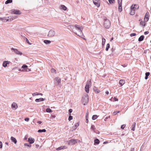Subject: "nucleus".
I'll return each instance as SVG.
<instances>
[{"mask_svg":"<svg viewBox=\"0 0 151 151\" xmlns=\"http://www.w3.org/2000/svg\"><path fill=\"white\" fill-rule=\"evenodd\" d=\"M149 33V32H148V31H146V32H144V34L145 35H146L148 34Z\"/></svg>","mask_w":151,"mask_h":151,"instance_id":"bf43d9fd","label":"nucleus"},{"mask_svg":"<svg viewBox=\"0 0 151 151\" xmlns=\"http://www.w3.org/2000/svg\"><path fill=\"white\" fill-rule=\"evenodd\" d=\"M122 4H120L119 5V7H118V9H119V11L121 12L122 11Z\"/></svg>","mask_w":151,"mask_h":151,"instance_id":"c85d7f7f","label":"nucleus"},{"mask_svg":"<svg viewBox=\"0 0 151 151\" xmlns=\"http://www.w3.org/2000/svg\"><path fill=\"white\" fill-rule=\"evenodd\" d=\"M86 122L88 123V114L86 115Z\"/></svg>","mask_w":151,"mask_h":151,"instance_id":"3c124183","label":"nucleus"},{"mask_svg":"<svg viewBox=\"0 0 151 151\" xmlns=\"http://www.w3.org/2000/svg\"><path fill=\"white\" fill-rule=\"evenodd\" d=\"M120 112V111H115L114 112L113 114L114 115H115L116 114H117L119 113Z\"/></svg>","mask_w":151,"mask_h":151,"instance_id":"37998d69","label":"nucleus"},{"mask_svg":"<svg viewBox=\"0 0 151 151\" xmlns=\"http://www.w3.org/2000/svg\"><path fill=\"white\" fill-rule=\"evenodd\" d=\"M135 5V9H138L139 8V6H138V5L137 4H134Z\"/></svg>","mask_w":151,"mask_h":151,"instance_id":"6e6d98bb","label":"nucleus"},{"mask_svg":"<svg viewBox=\"0 0 151 151\" xmlns=\"http://www.w3.org/2000/svg\"><path fill=\"white\" fill-rule=\"evenodd\" d=\"M114 1V0H109V3L111 4L113 3Z\"/></svg>","mask_w":151,"mask_h":151,"instance_id":"603ef678","label":"nucleus"},{"mask_svg":"<svg viewBox=\"0 0 151 151\" xmlns=\"http://www.w3.org/2000/svg\"><path fill=\"white\" fill-rule=\"evenodd\" d=\"M55 34V31L53 30H50L47 36L49 37H52L54 36Z\"/></svg>","mask_w":151,"mask_h":151,"instance_id":"39448f33","label":"nucleus"},{"mask_svg":"<svg viewBox=\"0 0 151 151\" xmlns=\"http://www.w3.org/2000/svg\"><path fill=\"white\" fill-rule=\"evenodd\" d=\"M25 38L26 39V42H27V43L28 44H30L29 40L26 38L25 37Z\"/></svg>","mask_w":151,"mask_h":151,"instance_id":"4d7b16f0","label":"nucleus"},{"mask_svg":"<svg viewBox=\"0 0 151 151\" xmlns=\"http://www.w3.org/2000/svg\"><path fill=\"white\" fill-rule=\"evenodd\" d=\"M106 41V40L104 38H102V45H104L105 44Z\"/></svg>","mask_w":151,"mask_h":151,"instance_id":"e433bc0d","label":"nucleus"},{"mask_svg":"<svg viewBox=\"0 0 151 151\" xmlns=\"http://www.w3.org/2000/svg\"><path fill=\"white\" fill-rule=\"evenodd\" d=\"M64 147V146H61L57 148L56 150H60L62 149H63Z\"/></svg>","mask_w":151,"mask_h":151,"instance_id":"58836bf2","label":"nucleus"},{"mask_svg":"<svg viewBox=\"0 0 151 151\" xmlns=\"http://www.w3.org/2000/svg\"><path fill=\"white\" fill-rule=\"evenodd\" d=\"M12 0H7L5 2L6 4H7L11 3L12 2Z\"/></svg>","mask_w":151,"mask_h":151,"instance_id":"72a5a7b5","label":"nucleus"},{"mask_svg":"<svg viewBox=\"0 0 151 151\" xmlns=\"http://www.w3.org/2000/svg\"><path fill=\"white\" fill-rule=\"evenodd\" d=\"M11 50H13L14 52L17 55H21L22 54V52L19 51L17 49H14V48H11Z\"/></svg>","mask_w":151,"mask_h":151,"instance_id":"6e6552de","label":"nucleus"},{"mask_svg":"<svg viewBox=\"0 0 151 151\" xmlns=\"http://www.w3.org/2000/svg\"><path fill=\"white\" fill-rule=\"evenodd\" d=\"M32 96H35L36 95H41L42 96V94L40 93H37V92H35V93H32Z\"/></svg>","mask_w":151,"mask_h":151,"instance_id":"bb28decb","label":"nucleus"},{"mask_svg":"<svg viewBox=\"0 0 151 151\" xmlns=\"http://www.w3.org/2000/svg\"><path fill=\"white\" fill-rule=\"evenodd\" d=\"M11 139L13 142L15 144H16L17 142V140L16 139L13 137H11Z\"/></svg>","mask_w":151,"mask_h":151,"instance_id":"4be33fe9","label":"nucleus"},{"mask_svg":"<svg viewBox=\"0 0 151 151\" xmlns=\"http://www.w3.org/2000/svg\"><path fill=\"white\" fill-rule=\"evenodd\" d=\"M125 83V81L123 80H121L119 81V83L121 86H122Z\"/></svg>","mask_w":151,"mask_h":151,"instance_id":"2eb2a0df","label":"nucleus"},{"mask_svg":"<svg viewBox=\"0 0 151 151\" xmlns=\"http://www.w3.org/2000/svg\"><path fill=\"white\" fill-rule=\"evenodd\" d=\"M25 146H26L29 147H30L31 146V144L29 143H25L24 144Z\"/></svg>","mask_w":151,"mask_h":151,"instance_id":"c9c22d12","label":"nucleus"},{"mask_svg":"<svg viewBox=\"0 0 151 151\" xmlns=\"http://www.w3.org/2000/svg\"><path fill=\"white\" fill-rule=\"evenodd\" d=\"M10 62L8 61H4L3 64V66L4 67H6L7 66V64L9 63Z\"/></svg>","mask_w":151,"mask_h":151,"instance_id":"ddd939ff","label":"nucleus"},{"mask_svg":"<svg viewBox=\"0 0 151 151\" xmlns=\"http://www.w3.org/2000/svg\"><path fill=\"white\" fill-rule=\"evenodd\" d=\"M97 118V116L96 115H93L92 117V119L94 120L96 119Z\"/></svg>","mask_w":151,"mask_h":151,"instance_id":"4c0bfd02","label":"nucleus"},{"mask_svg":"<svg viewBox=\"0 0 151 151\" xmlns=\"http://www.w3.org/2000/svg\"><path fill=\"white\" fill-rule=\"evenodd\" d=\"M131 12L130 13V14L131 15H133L135 14V10H131Z\"/></svg>","mask_w":151,"mask_h":151,"instance_id":"7c9ffc66","label":"nucleus"},{"mask_svg":"<svg viewBox=\"0 0 151 151\" xmlns=\"http://www.w3.org/2000/svg\"><path fill=\"white\" fill-rule=\"evenodd\" d=\"M18 17V16L16 15L8 17L9 19H6V21H12L13 20L17 18Z\"/></svg>","mask_w":151,"mask_h":151,"instance_id":"20e7f679","label":"nucleus"},{"mask_svg":"<svg viewBox=\"0 0 151 151\" xmlns=\"http://www.w3.org/2000/svg\"><path fill=\"white\" fill-rule=\"evenodd\" d=\"M69 27L75 34L82 38H83L84 36L82 31L83 28V27L77 24L75 26L70 25Z\"/></svg>","mask_w":151,"mask_h":151,"instance_id":"f257e3e1","label":"nucleus"},{"mask_svg":"<svg viewBox=\"0 0 151 151\" xmlns=\"http://www.w3.org/2000/svg\"><path fill=\"white\" fill-rule=\"evenodd\" d=\"M106 94L108 95L109 93V92L108 91H106Z\"/></svg>","mask_w":151,"mask_h":151,"instance_id":"69168bd1","label":"nucleus"},{"mask_svg":"<svg viewBox=\"0 0 151 151\" xmlns=\"http://www.w3.org/2000/svg\"><path fill=\"white\" fill-rule=\"evenodd\" d=\"M136 35V33H131L130 34V36L131 37H132L133 36H134Z\"/></svg>","mask_w":151,"mask_h":151,"instance_id":"8fccbe9b","label":"nucleus"},{"mask_svg":"<svg viewBox=\"0 0 151 151\" xmlns=\"http://www.w3.org/2000/svg\"><path fill=\"white\" fill-rule=\"evenodd\" d=\"M149 13L148 12H147L145 14V17H149Z\"/></svg>","mask_w":151,"mask_h":151,"instance_id":"09e8293b","label":"nucleus"},{"mask_svg":"<svg viewBox=\"0 0 151 151\" xmlns=\"http://www.w3.org/2000/svg\"><path fill=\"white\" fill-rule=\"evenodd\" d=\"M125 125L124 124L123 125H122L121 126V128L122 129H123L125 127Z\"/></svg>","mask_w":151,"mask_h":151,"instance_id":"5fc2aeb1","label":"nucleus"},{"mask_svg":"<svg viewBox=\"0 0 151 151\" xmlns=\"http://www.w3.org/2000/svg\"><path fill=\"white\" fill-rule=\"evenodd\" d=\"M79 126V124L78 123H76L75 126L73 127V130H75L77 127Z\"/></svg>","mask_w":151,"mask_h":151,"instance_id":"a211bd4d","label":"nucleus"},{"mask_svg":"<svg viewBox=\"0 0 151 151\" xmlns=\"http://www.w3.org/2000/svg\"><path fill=\"white\" fill-rule=\"evenodd\" d=\"M44 42L45 43L47 44H50L51 43V41L49 40H45L44 41Z\"/></svg>","mask_w":151,"mask_h":151,"instance_id":"cd10ccee","label":"nucleus"},{"mask_svg":"<svg viewBox=\"0 0 151 151\" xmlns=\"http://www.w3.org/2000/svg\"><path fill=\"white\" fill-rule=\"evenodd\" d=\"M108 142L105 141V142H104L103 144H107Z\"/></svg>","mask_w":151,"mask_h":151,"instance_id":"e2e57ef3","label":"nucleus"},{"mask_svg":"<svg viewBox=\"0 0 151 151\" xmlns=\"http://www.w3.org/2000/svg\"><path fill=\"white\" fill-rule=\"evenodd\" d=\"M45 100V99H43L42 98H40L39 99H36L35 100V101L36 102H39V101H43Z\"/></svg>","mask_w":151,"mask_h":151,"instance_id":"dca6fc26","label":"nucleus"},{"mask_svg":"<svg viewBox=\"0 0 151 151\" xmlns=\"http://www.w3.org/2000/svg\"><path fill=\"white\" fill-rule=\"evenodd\" d=\"M136 123L134 122L132 126V128L131 130L133 131H134L135 130V128L136 126Z\"/></svg>","mask_w":151,"mask_h":151,"instance_id":"6ab92c4d","label":"nucleus"},{"mask_svg":"<svg viewBox=\"0 0 151 151\" xmlns=\"http://www.w3.org/2000/svg\"><path fill=\"white\" fill-rule=\"evenodd\" d=\"M89 87H90L89 86H86L85 87V91L87 93H88L89 92Z\"/></svg>","mask_w":151,"mask_h":151,"instance_id":"aec40b11","label":"nucleus"},{"mask_svg":"<svg viewBox=\"0 0 151 151\" xmlns=\"http://www.w3.org/2000/svg\"><path fill=\"white\" fill-rule=\"evenodd\" d=\"M35 139L32 138H29L28 139V141L30 144H32L34 142Z\"/></svg>","mask_w":151,"mask_h":151,"instance_id":"4468645a","label":"nucleus"},{"mask_svg":"<svg viewBox=\"0 0 151 151\" xmlns=\"http://www.w3.org/2000/svg\"><path fill=\"white\" fill-rule=\"evenodd\" d=\"M76 142V140L75 139H71L68 141V143L69 144L73 145L75 144Z\"/></svg>","mask_w":151,"mask_h":151,"instance_id":"9b49d317","label":"nucleus"},{"mask_svg":"<svg viewBox=\"0 0 151 151\" xmlns=\"http://www.w3.org/2000/svg\"><path fill=\"white\" fill-rule=\"evenodd\" d=\"M73 119V116L70 115L69 116L68 120L69 121H70Z\"/></svg>","mask_w":151,"mask_h":151,"instance_id":"79ce46f5","label":"nucleus"},{"mask_svg":"<svg viewBox=\"0 0 151 151\" xmlns=\"http://www.w3.org/2000/svg\"><path fill=\"white\" fill-rule=\"evenodd\" d=\"M110 47V45L109 43H108L106 46V51H107L108 50L109 48Z\"/></svg>","mask_w":151,"mask_h":151,"instance_id":"473e14b6","label":"nucleus"},{"mask_svg":"<svg viewBox=\"0 0 151 151\" xmlns=\"http://www.w3.org/2000/svg\"><path fill=\"white\" fill-rule=\"evenodd\" d=\"M12 13L15 14H21V12L19 10H12Z\"/></svg>","mask_w":151,"mask_h":151,"instance_id":"9d476101","label":"nucleus"},{"mask_svg":"<svg viewBox=\"0 0 151 151\" xmlns=\"http://www.w3.org/2000/svg\"><path fill=\"white\" fill-rule=\"evenodd\" d=\"M94 145H98L100 142L99 140L97 139H95L94 141Z\"/></svg>","mask_w":151,"mask_h":151,"instance_id":"5701e85b","label":"nucleus"},{"mask_svg":"<svg viewBox=\"0 0 151 151\" xmlns=\"http://www.w3.org/2000/svg\"><path fill=\"white\" fill-rule=\"evenodd\" d=\"M140 25L145 26V23L144 21H142L140 22Z\"/></svg>","mask_w":151,"mask_h":151,"instance_id":"c756f323","label":"nucleus"},{"mask_svg":"<svg viewBox=\"0 0 151 151\" xmlns=\"http://www.w3.org/2000/svg\"><path fill=\"white\" fill-rule=\"evenodd\" d=\"M135 5L134 4V5L132 4V6L131 7V8H130L131 10L134 9V10H135Z\"/></svg>","mask_w":151,"mask_h":151,"instance_id":"f704fd0d","label":"nucleus"},{"mask_svg":"<svg viewBox=\"0 0 151 151\" xmlns=\"http://www.w3.org/2000/svg\"><path fill=\"white\" fill-rule=\"evenodd\" d=\"M46 111L47 112H49V113L51 112H52V110L50 109L49 108H47L46 109Z\"/></svg>","mask_w":151,"mask_h":151,"instance_id":"ea45409f","label":"nucleus"},{"mask_svg":"<svg viewBox=\"0 0 151 151\" xmlns=\"http://www.w3.org/2000/svg\"><path fill=\"white\" fill-rule=\"evenodd\" d=\"M145 79L146 80H147L148 78V76L150 75V73L149 72H146L145 73Z\"/></svg>","mask_w":151,"mask_h":151,"instance_id":"a878e982","label":"nucleus"},{"mask_svg":"<svg viewBox=\"0 0 151 151\" xmlns=\"http://www.w3.org/2000/svg\"><path fill=\"white\" fill-rule=\"evenodd\" d=\"M36 147H39V145H36Z\"/></svg>","mask_w":151,"mask_h":151,"instance_id":"774afa93","label":"nucleus"},{"mask_svg":"<svg viewBox=\"0 0 151 151\" xmlns=\"http://www.w3.org/2000/svg\"><path fill=\"white\" fill-rule=\"evenodd\" d=\"M144 38V35L141 36L138 39V41L139 42L142 41L143 40Z\"/></svg>","mask_w":151,"mask_h":151,"instance_id":"b1692460","label":"nucleus"},{"mask_svg":"<svg viewBox=\"0 0 151 151\" xmlns=\"http://www.w3.org/2000/svg\"><path fill=\"white\" fill-rule=\"evenodd\" d=\"M91 129L94 132V130L95 129V127L94 125H92L91 127Z\"/></svg>","mask_w":151,"mask_h":151,"instance_id":"a19ab883","label":"nucleus"},{"mask_svg":"<svg viewBox=\"0 0 151 151\" xmlns=\"http://www.w3.org/2000/svg\"><path fill=\"white\" fill-rule=\"evenodd\" d=\"M118 3L119 5L122 4V0H118Z\"/></svg>","mask_w":151,"mask_h":151,"instance_id":"49530a36","label":"nucleus"},{"mask_svg":"<svg viewBox=\"0 0 151 151\" xmlns=\"http://www.w3.org/2000/svg\"><path fill=\"white\" fill-rule=\"evenodd\" d=\"M51 72L52 73H55L56 70L54 68H52L51 70Z\"/></svg>","mask_w":151,"mask_h":151,"instance_id":"c03bdc74","label":"nucleus"},{"mask_svg":"<svg viewBox=\"0 0 151 151\" xmlns=\"http://www.w3.org/2000/svg\"><path fill=\"white\" fill-rule=\"evenodd\" d=\"M104 26L106 28H109L111 25L110 22L109 20L107 19H105L104 22Z\"/></svg>","mask_w":151,"mask_h":151,"instance_id":"7ed1b4c3","label":"nucleus"},{"mask_svg":"<svg viewBox=\"0 0 151 151\" xmlns=\"http://www.w3.org/2000/svg\"><path fill=\"white\" fill-rule=\"evenodd\" d=\"M55 83L59 85L61 82V79L59 77H56L55 78Z\"/></svg>","mask_w":151,"mask_h":151,"instance_id":"423d86ee","label":"nucleus"},{"mask_svg":"<svg viewBox=\"0 0 151 151\" xmlns=\"http://www.w3.org/2000/svg\"><path fill=\"white\" fill-rule=\"evenodd\" d=\"M89 101V98L88 95L87 94H85L84 96L82 98V102L84 105H85L86 103H87Z\"/></svg>","mask_w":151,"mask_h":151,"instance_id":"f03ea898","label":"nucleus"},{"mask_svg":"<svg viewBox=\"0 0 151 151\" xmlns=\"http://www.w3.org/2000/svg\"><path fill=\"white\" fill-rule=\"evenodd\" d=\"M130 151H134V148H131Z\"/></svg>","mask_w":151,"mask_h":151,"instance_id":"052dcab7","label":"nucleus"},{"mask_svg":"<svg viewBox=\"0 0 151 151\" xmlns=\"http://www.w3.org/2000/svg\"><path fill=\"white\" fill-rule=\"evenodd\" d=\"M60 9L65 11L67 9V7L64 5H61L60 7Z\"/></svg>","mask_w":151,"mask_h":151,"instance_id":"412c9836","label":"nucleus"},{"mask_svg":"<svg viewBox=\"0 0 151 151\" xmlns=\"http://www.w3.org/2000/svg\"><path fill=\"white\" fill-rule=\"evenodd\" d=\"M22 68L24 69V70L26 71H31L30 69L28 68L27 65H23L22 66Z\"/></svg>","mask_w":151,"mask_h":151,"instance_id":"1a4fd4ad","label":"nucleus"},{"mask_svg":"<svg viewBox=\"0 0 151 151\" xmlns=\"http://www.w3.org/2000/svg\"><path fill=\"white\" fill-rule=\"evenodd\" d=\"M12 107L13 109H16L18 108V106L16 103L13 102L12 105Z\"/></svg>","mask_w":151,"mask_h":151,"instance_id":"f8f14e48","label":"nucleus"},{"mask_svg":"<svg viewBox=\"0 0 151 151\" xmlns=\"http://www.w3.org/2000/svg\"><path fill=\"white\" fill-rule=\"evenodd\" d=\"M37 123L39 124H41L42 123V122L41 121H39L37 122Z\"/></svg>","mask_w":151,"mask_h":151,"instance_id":"0e129e2a","label":"nucleus"},{"mask_svg":"<svg viewBox=\"0 0 151 151\" xmlns=\"http://www.w3.org/2000/svg\"><path fill=\"white\" fill-rule=\"evenodd\" d=\"M144 19L145 21H146V22L148 21L149 20V17H145V18H144Z\"/></svg>","mask_w":151,"mask_h":151,"instance_id":"de8ad7c7","label":"nucleus"},{"mask_svg":"<svg viewBox=\"0 0 151 151\" xmlns=\"http://www.w3.org/2000/svg\"><path fill=\"white\" fill-rule=\"evenodd\" d=\"M2 147V142L0 141V148H1Z\"/></svg>","mask_w":151,"mask_h":151,"instance_id":"864d4df0","label":"nucleus"},{"mask_svg":"<svg viewBox=\"0 0 151 151\" xmlns=\"http://www.w3.org/2000/svg\"><path fill=\"white\" fill-rule=\"evenodd\" d=\"M72 111H73V110L72 109H70L69 110V115H71L70 113L71 112H72Z\"/></svg>","mask_w":151,"mask_h":151,"instance_id":"a18cd8bd","label":"nucleus"},{"mask_svg":"<svg viewBox=\"0 0 151 151\" xmlns=\"http://www.w3.org/2000/svg\"><path fill=\"white\" fill-rule=\"evenodd\" d=\"M94 4L96 5L97 7L100 6V2L99 0H93Z\"/></svg>","mask_w":151,"mask_h":151,"instance_id":"0eeeda50","label":"nucleus"},{"mask_svg":"<svg viewBox=\"0 0 151 151\" xmlns=\"http://www.w3.org/2000/svg\"><path fill=\"white\" fill-rule=\"evenodd\" d=\"M24 120L26 121H28L29 120V118H26L24 119Z\"/></svg>","mask_w":151,"mask_h":151,"instance_id":"13d9d810","label":"nucleus"},{"mask_svg":"<svg viewBox=\"0 0 151 151\" xmlns=\"http://www.w3.org/2000/svg\"><path fill=\"white\" fill-rule=\"evenodd\" d=\"M46 132V130L45 129H39L38 131V132Z\"/></svg>","mask_w":151,"mask_h":151,"instance_id":"2f4dec72","label":"nucleus"},{"mask_svg":"<svg viewBox=\"0 0 151 151\" xmlns=\"http://www.w3.org/2000/svg\"><path fill=\"white\" fill-rule=\"evenodd\" d=\"M114 39V38L113 37H112L110 40V41H111Z\"/></svg>","mask_w":151,"mask_h":151,"instance_id":"338daca9","label":"nucleus"},{"mask_svg":"<svg viewBox=\"0 0 151 151\" xmlns=\"http://www.w3.org/2000/svg\"><path fill=\"white\" fill-rule=\"evenodd\" d=\"M114 99L115 101H118V99L117 98H116L115 97L114 98Z\"/></svg>","mask_w":151,"mask_h":151,"instance_id":"680f3d73","label":"nucleus"},{"mask_svg":"<svg viewBox=\"0 0 151 151\" xmlns=\"http://www.w3.org/2000/svg\"><path fill=\"white\" fill-rule=\"evenodd\" d=\"M91 80L90 79L87 81L86 84V86H87L90 87L91 86Z\"/></svg>","mask_w":151,"mask_h":151,"instance_id":"f3484780","label":"nucleus"},{"mask_svg":"<svg viewBox=\"0 0 151 151\" xmlns=\"http://www.w3.org/2000/svg\"><path fill=\"white\" fill-rule=\"evenodd\" d=\"M93 89L95 91V92L96 93H98L100 92V91L96 87H94L93 88Z\"/></svg>","mask_w":151,"mask_h":151,"instance_id":"393cba45","label":"nucleus"}]
</instances>
